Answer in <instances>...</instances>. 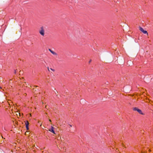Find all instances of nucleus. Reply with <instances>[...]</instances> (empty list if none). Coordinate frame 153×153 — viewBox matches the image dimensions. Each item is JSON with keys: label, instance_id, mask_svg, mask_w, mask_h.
Here are the masks:
<instances>
[{"label": "nucleus", "instance_id": "obj_1", "mask_svg": "<svg viewBox=\"0 0 153 153\" xmlns=\"http://www.w3.org/2000/svg\"><path fill=\"white\" fill-rule=\"evenodd\" d=\"M133 110L134 111H137L139 114H144L142 112V111L141 110L139 109V108L137 107L134 108L133 109Z\"/></svg>", "mask_w": 153, "mask_h": 153}, {"label": "nucleus", "instance_id": "obj_16", "mask_svg": "<svg viewBox=\"0 0 153 153\" xmlns=\"http://www.w3.org/2000/svg\"><path fill=\"white\" fill-rule=\"evenodd\" d=\"M143 153H144V152Z\"/></svg>", "mask_w": 153, "mask_h": 153}, {"label": "nucleus", "instance_id": "obj_8", "mask_svg": "<svg viewBox=\"0 0 153 153\" xmlns=\"http://www.w3.org/2000/svg\"><path fill=\"white\" fill-rule=\"evenodd\" d=\"M16 70H15V71H14V73L16 74Z\"/></svg>", "mask_w": 153, "mask_h": 153}, {"label": "nucleus", "instance_id": "obj_12", "mask_svg": "<svg viewBox=\"0 0 153 153\" xmlns=\"http://www.w3.org/2000/svg\"><path fill=\"white\" fill-rule=\"evenodd\" d=\"M91 60H90V61H89V62H91Z\"/></svg>", "mask_w": 153, "mask_h": 153}, {"label": "nucleus", "instance_id": "obj_10", "mask_svg": "<svg viewBox=\"0 0 153 153\" xmlns=\"http://www.w3.org/2000/svg\"><path fill=\"white\" fill-rule=\"evenodd\" d=\"M149 152H150L151 151V150L150 149H149Z\"/></svg>", "mask_w": 153, "mask_h": 153}, {"label": "nucleus", "instance_id": "obj_2", "mask_svg": "<svg viewBox=\"0 0 153 153\" xmlns=\"http://www.w3.org/2000/svg\"><path fill=\"white\" fill-rule=\"evenodd\" d=\"M40 34L42 36H44L45 35V30L43 27H42L41 30L39 31Z\"/></svg>", "mask_w": 153, "mask_h": 153}, {"label": "nucleus", "instance_id": "obj_15", "mask_svg": "<svg viewBox=\"0 0 153 153\" xmlns=\"http://www.w3.org/2000/svg\"><path fill=\"white\" fill-rule=\"evenodd\" d=\"M1 88V87H0V88Z\"/></svg>", "mask_w": 153, "mask_h": 153}, {"label": "nucleus", "instance_id": "obj_5", "mask_svg": "<svg viewBox=\"0 0 153 153\" xmlns=\"http://www.w3.org/2000/svg\"><path fill=\"white\" fill-rule=\"evenodd\" d=\"M54 128L52 126L51 127V128L49 130V131H50L51 132H52L53 134H55V132H54Z\"/></svg>", "mask_w": 153, "mask_h": 153}, {"label": "nucleus", "instance_id": "obj_3", "mask_svg": "<svg viewBox=\"0 0 153 153\" xmlns=\"http://www.w3.org/2000/svg\"><path fill=\"white\" fill-rule=\"evenodd\" d=\"M139 29L140 30V31L142 32L143 33L147 34V35H148V33H147V32L146 30H144L142 27H140Z\"/></svg>", "mask_w": 153, "mask_h": 153}, {"label": "nucleus", "instance_id": "obj_14", "mask_svg": "<svg viewBox=\"0 0 153 153\" xmlns=\"http://www.w3.org/2000/svg\"><path fill=\"white\" fill-rule=\"evenodd\" d=\"M19 115H20V114L19 113Z\"/></svg>", "mask_w": 153, "mask_h": 153}, {"label": "nucleus", "instance_id": "obj_4", "mask_svg": "<svg viewBox=\"0 0 153 153\" xmlns=\"http://www.w3.org/2000/svg\"><path fill=\"white\" fill-rule=\"evenodd\" d=\"M25 125L26 127L27 130H28L29 129V123L28 121L26 120L25 121Z\"/></svg>", "mask_w": 153, "mask_h": 153}, {"label": "nucleus", "instance_id": "obj_13", "mask_svg": "<svg viewBox=\"0 0 153 153\" xmlns=\"http://www.w3.org/2000/svg\"><path fill=\"white\" fill-rule=\"evenodd\" d=\"M2 138H3V136H2Z\"/></svg>", "mask_w": 153, "mask_h": 153}, {"label": "nucleus", "instance_id": "obj_6", "mask_svg": "<svg viewBox=\"0 0 153 153\" xmlns=\"http://www.w3.org/2000/svg\"><path fill=\"white\" fill-rule=\"evenodd\" d=\"M49 50L53 54L55 55H57V53L55 52H54L53 51L51 50V49H49Z\"/></svg>", "mask_w": 153, "mask_h": 153}, {"label": "nucleus", "instance_id": "obj_9", "mask_svg": "<svg viewBox=\"0 0 153 153\" xmlns=\"http://www.w3.org/2000/svg\"><path fill=\"white\" fill-rule=\"evenodd\" d=\"M49 121L50 122H51V120H49Z\"/></svg>", "mask_w": 153, "mask_h": 153}, {"label": "nucleus", "instance_id": "obj_7", "mask_svg": "<svg viewBox=\"0 0 153 153\" xmlns=\"http://www.w3.org/2000/svg\"><path fill=\"white\" fill-rule=\"evenodd\" d=\"M48 71H50V70H51V71H55V70H54V69H52V68H50V69H48Z\"/></svg>", "mask_w": 153, "mask_h": 153}, {"label": "nucleus", "instance_id": "obj_11", "mask_svg": "<svg viewBox=\"0 0 153 153\" xmlns=\"http://www.w3.org/2000/svg\"><path fill=\"white\" fill-rule=\"evenodd\" d=\"M70 127H72V126H71V125H70Z\"/></svg>", "mask_w": 153, "mask_h": 153}]
</instances>
